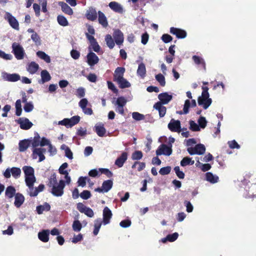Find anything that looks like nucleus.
Returning <instances> with one entry per match:
<instances>
[{
    "instance_id": "nucleus-32",
    "label": "nucleus",
    "mask_w": 256,
    "mask_h": 256,
    "mask_svg": "<svg viewBox=\"0 0 256 256\" xmlns=\"http://www.w3.org/2000/svg\"><path fill=\"white\" fill-rule=\"evenodd\" d=\"M34 182H31L30 184H26V186L28 188V192L31 196H36L38 194L36 188L34 187Z\"/></svg>"
},
{
    "instance_id": "nucleus-6",
    "label": "nucleus",
    "mask_w": 256,
    "mask_h": 256,
    "mask_svg": "<svg viewBox=\"0 0 256 256\" xmlns=\"http://www.w3.org/2000/svg\"><path fill=\"white\" fill-rule=\"evenodd\" d=\"M64 182L63 180H60L58 184L52 186V193L56 196H62L64 194Z\"/></svg>"
},
{
    "instance_id": "nucleus-18",
    "label": "nucleus",
    "mask_w": 256,
    "mask_h": 256,
    "mask_svg": "<svg viewBox=\"0 0 256 256\" xmlns=\"http://www.w3.org/2000/svg\"><path fill=\"white\" fill-rule=\"evenodd\" d=\"M108 6L111 10L117 13L122 14L124 11L122 6L116 2H111Z\"/></svg>"
},
{
    "instance_id": "nucleus-64",
    "label": "nucleus",
    "mask_w": 256,
    "mask_h": 256,
    "mask_svg": "<svg viewBox=\"0 0 256 256\" xmlns=\"http://www.w3.org/2000/svg\"><path fill=\"white\" fill-rule=\"evenodd\" d=\"M31 38L36 44H40V38L36 32L32 34Z\"/></svg>"
},
{
    "instance_id": "nucleus-59",
    "label": "nucleus",
    "mask_w": 256,
    "mask_h": 256,
    "mask_svg": "<svg viewBox=\"0 0 256 256\" xmlns=\"http://www.w3.org/2000/svg\"><path fill=\"white\" fill-rule=\"evenodd\" d=\"M90 46L95 52L98 53L100 52V47L97 42L96 40L90 43Z\"/></svg>"
},
{
    "instance_id": "nucleus-21",
    "label": "nucleus",
    "mask_w": 256,
    "mask_h": 256,
    "mask_svg": "<svg viewBox=\"0 0 256 256\" xmlns=\"http://www.w3.org/2000/svg\"><path fill=\"white\" fill-rule=\"evenodd\" d=\"M103 223L104 224H108L112 216L111 210L108 208L105 207L103 210Z\"/></svg>"
},
{
    "instance_id": "nucleus-41",
    "label": "nucleus",
    "mask_w": 256,
    "mask_h": 256,
    "mask_svg": "<svg viewBox=\"0 0 256 256\" xmlns=\"http://www.w3.org/2000/svg\"><path fill=\"white\" fill-rule=\"evenodd\" d=\"M30 146H32L33 149L40 146V137L37 136L34 137L33 139L29 140Z\"/></svg>"
},
{
    "instance_id": "nucleus-51",
    "label": "nucleus",
    "mask_w": 256,
    "mask_h": 256,
    "mask_svg": "<svg viewBox=\"0 0 256 256\" xmlns=\"http://www.w3.org/2000/svg\"><path fill=\"white\" fill-rule=\"evenodd\" d=\"M61 148L65 150V155L68 158L72 160L73 158L72 153L70 150L66 145L63 144Z\"/></svg>"
},
{
    "instance_id": "nucleus-11",
    "label": "nucleus",
    "mask_w": 256,
    "mask_h": 256,
    "mask_svg": "<svg viewBox=\"0 0 256 256\" xmlns=\"http://www.w3.org/2000/svg\"><path fill=\"white\" fill-rule=\"evenodd\" d=\"M168 128L172 132H180V122L178 120L172 119L168 124Z\"/></svg>"
},
{
    "instance_id": "nucleus-19",
    "label": "nucleus",
    "mask_w": 256,
    "mask_h": 256,
    "mask_svg": "<svg viewBox=\"0 0 256 256\" xmlns=\"http://www.w3.org/2000/svg\"><path fill=\"white\" fill-rule=\"evenodd\" d=\"M171 34H174L178 38H183L186 37V32L185 30L172 27L170 29Z\"/></svg>"
},
{
    "instance_id": "nucleus-60",
    "label": "nucleus",
    "mask_w": 256,
    "mask_h": 256,
    "mask_svg": "<svg viewBox=\"0 0 256 256\" xmlns=\"http://www.w3.org/2000/svg\"><path fill=\"white\" fill-rule=\"evenodd\" d=\"M174 170L178 178L183 179L184 178V174L182 171L180 170L179 166H176L174 168Z\"/></svg>"
},
{
    "instance_id": "nucleus-1",
    "label": "nucleus",
    "mask_w": 256,
    "mask_h": 256,
    "mask_svg": "<svg viewBox=\"0 0 256 256\" xmlns=\"http://www.w3.org/2000/svg\"><path fill=\"white\" fill-rule=\"evenodd\" d=\"M202 96L198 98V104L202 106L204 109H206L211 104L212 100L209 98L208 92V88L207 86H202Z\"/></svg>"
},
{
    "instance_id": "nucleus-15",
    "label": "nucleus",
    "mask_w": 256,
    "mask_h": 256,
    "mask_svg": "<svg viewBox=\"0 0 256 256\" xmlns=\"http://www.w3.org/2000/svg\"><path fill=\"white\" fill-rule=\"evenodd\" d=\"M98 12L95 8L90 7L86 10V18L91 21H94L98 17Z\"/></svg>"
},
{
    "instance_id": "nucleus-49",
    "label": "nucleus",
    "mask_w": 256,
    "mask_h": 256,
    "mask_svg": "<svg viewBox=\"0 0 256 256\" xmlns=\"http://www.w3.org/2000/svg\"><path fill=\"white\" fill-rule=\"evenodd\" d=\"M145 163L142 162H136L132 166V168H136L140 172L142 170L145 168Z\"/></svg>"
},
{
    "instance_id": "nucleus-33",
    "label": "nucleus",
    "mask_w": 256,
    "mask_h": 256,
    "mask_svg": "<svg viewBox=\"0 0 256 256\" xmlns=\"http://www.w3.org/2000/svg\"><path fill=\"white\" fill-rule=\"evenodd\" d=\"M60 6H61L62 10L65 14L71 16L73 14V10L66 3L60 2Z\"/></svg>"
},
{
    "instance_id": "nucleus-13",
    "label": "nucleus",
    "mask_w": 256,
    "mask_h": 256,
    "mask_svg": "<svg viewBox=\"0 0 256 256\" xmlns=\"http://www.w3.org/2000/svg\"><path fill=\"white\" fill-rule=\"evenodd\" d=\"M16 122L20 124V128L22 130H28L33 125L28 119L26 118H20Z\"/></svg>"
},
{
    "instance_id": "nucleus-27",
    "label": "nucleus",
    "mask_w": 256,
    "mask_h": 256,
    "mask_svg": "<svg viewBox=\"0 0 256 256\" xmlns=\"http://www.w3.org/2000/svg\"><path fill=\"white\" fill-rule=\"evenodd\" d=\"M14 206L16 208H20L22 204L24 203V198L23 195L20 193H17L14 196Z\"/></svg>"
},
{
    "instance_id": "nucleus-47",
    "label": "nucleus",
    "mask_w": 256,
    "mask_h": 256,
    "mask_svg": "<svg viewBox=\"0 0 256 256\" xmlns=\"http://www.w3.org/2000/svg\"><path fill=\"white\" fill-rule=\"evenodd\" d=\"M22 101L20 100H18L15 104L16 106V114L18 116H20L22 114Z\"/></svg>"
},
{
    "instance_id": "nucleus-52",
    "label": "nucleus",
    "mask_w": 256,
    "mask_h": 256,
    "mask_svg": "<svg viewBox=\"0 0 256 256\" xmlns=\"http://www.w3.org/2000/svg\"><path fill=\"white\" fill-rule=\"evenodd\" d=\"M156 80L160 83V86H164L166 84L164 76L161 74H159L156 76Z\"/></svg>"
},
{
    "instance_id": "nucleus-50",
    "label": "nucleus",
    "mask_w": 256,
    "mask_h": 256,
    "mask_svg": "<svg viewBox=\"0 0 256 256\" xmlns=\"http://www.w3.org/2000/svg\"><path fill=\"white\" fill-rule=\"evenodd\" d=\"M57 20L58 24L62 26H68V24L66 18L62 16H58Z\"/></svg>"
},
{
    "instance_id": "nucleus-46",
    "label": "nucleus",
    "mask_w": 256,
    "mask_h": 256,
    "mask_svg": "<svg viewBox=\"0 0 256 256\" xmlns=\"http://www.w3.org/2000/svg\"><path fill=\"white\" fill-rule=\"evenodd\" d=\"M194 163V161L189 157L184 158L180 162V165L182 166H185L188 165H192Z\"/></svg>"
},
{
    "instance_id": "nucleus-4",
    "label": "nucleus",
    "mask_w": 256,
    "mask_h": 256,
    "mask_svg": "<svg viewBox=\"0 0 256 256\" xmlns=\"http://www.w3.org/2000/svg\"><path fill=\"white\" fill-rule=\"evenodd\" d=\"M80 117L78 116H75L70 118H64L63 120L59 121V125L64 126L67 128H71L76 124H78L80 120Z\"/></svg>"
},
{
    "instance_id": "nucleus-58",
    "label": "nucleus",
    "mask_w": 256,
    "mask_h": 256,
    "mask_svg": "<svg viewBox=\"0 0 256 256\" xmlns=\"http://www.w3.org/2000/svg\"><path fill=\"white\" fill-rule=\"evenodd\" d=\"M34 105L32 102H26L24 106V109L26 112H28L34 109Z\"/></svg>"
},
{
    "instance_id": "nucleus-24",
    "label": "nucleus",
    "mask_w": 256,
    "mask_h": 256,
    "mask_svg": "<svg viewBox=\"0 0 256 256\" xmlns=\"http://www.w3.org/2000/svg\"><path fill=\"white\" fill-rule=\"evenodd\" d=\"M128 158V154L126 152H123L121 156H119L115 162V164L118 168H121L123 166L124 163Z\"/></svg>"
},
{
    "instance_id": "nucleus-55",
    "label": "nucleus",
    "mask_w": 256,
    "mask_h": 256,
    "mask_svg": "<svg viewBox=\"0 0 256 256\" xmlns=\"http://www.w3.org/2000/svg\"><path fill=\"white\" fill-rule=\"evenodd\" d=\"M143 154L141 151L136 150L132 155V158L133 160H140L142 158Z\"/></svg>"
},
{
    "instance_id": "nucleus-8",
    "label": "nucleus",
    "mask_w": 256,
    "mask_h": 256,
    "mask_svg": "<svg viewBox=\"0 0 256 256\" xmlns=\"http://www.w3.org/2000/svg\"><path fill=\"white\" fill-rule=\"evenodd\" d=\"M78 105L84 114L92 115L93 114V111L90 108H86L88 106H90L86 98H82L79 102Z\"/></svg>"
},
{
    "instance_id": "nucleus-12",
    "label": "nucleus",
    "mask_w": 256,
    "mask_h": 256,
    "mask_svg": "<svg viewBox=\"0 0 256 256\" xmlns=\"http://www.w3.org/2000/svg\"><path fill=\"white\" fill-rule=\"evenodd\" d=\"M6 18L8 21L10 26L14 29L18 30L19 29V24L16 19L10 13L7 12L6 13Z\"/></svg>"
},
{
    "instance_id": "nucleus-29",
    "label": "nucleus",
    "mask_w": 256,
    "mask_h": 256,
    "mask_svg": "<svg viewBox=\"0 0 256 256\" xmlns=\"http://www.w3.org/2000/svg\"><path fill=\"white\" fill-rule=\"evenodd\" d=\"M94 128L95 132L99 136L102 137L104 136L106 130L102 124H96L94 126Z\"/></svg>"
},
{
    "instance_id": "nucleus-45",
    "label": "nucleus",
    "mask_w": 256,
    "mask_h": 256,
    "mask_svg": "<svg viewBox=\"0 0 256 256\" xmlns=\"http://www.w3.org/2000/svg\"><path fill=\"white\" fill-rule=\"evenodd\" d=\"M105 40L108 46L112 49L114 46V42L112 36L110 34H107L105 37Z\"/></svg>"
},
{
    "instance_id": "nucleus-48",
    "label": "nucleus",
    "mask_w": 256,
    "mask_h": 256,
    "mask_svg": "<svg viewBox=\"0 0 256 256\" xmlns=\"http://www.w3.org/2000/svg\"><path fill=\"white\" fill-rule=\"evenodd\" d=\"M10 169L11 173L13 177L17 178L20 176L22 172L20 168L14 167Z\"/></svg>"
},
{
    "instance_id": "nucleus-26",
    "label": "nucleus",
    "mask_w": 256,
    "mask_h": 256,
    "mask_svg": "<svg viewBox=\"0 0 256 256\" xmlns=\"http://www.w3.org/2000/svg\"><path fill=\"white\" fill-rule=\"evenodd\" d=\"M50 230H42L38 234V238L44 242H48L49 240Z\"/></svg>"
},
{
    "instance_id": "nucleus-61",
    "label": "nucleus",
    "mask_w": 256,
    "mask_h": 256,
    "mask_svg": "<svg viewBox=\"0 0 256 256\" xmlns=\"http://www.w3.org/2000/svg\"><path fill=\"white\" fill-rule=\"evenodd\" d=\"M190 129L193 131L200 130L198 125L193 120L190 121Z\"/></svg>"
},
{
    "instance_id": "nucleus-34",
    "label": "nucleus",
    "mask_w": 256,
    "mask_h": 256,
    "mask_svg": "<svg viewBox=\"0 0 256 256\" xmlns=\"http://www.w3.org/2000/svg\"><path fill=\"white\" fill-rule=\"evenodd\" d=\"M41 83L44 84L50 81L51 79V76L46 70H42L40 74Z\"/></svg>"
},
{
    "instance_id": "nucleus-40",
    "label": "nucleus",
    "mask_w": 256,
    "mask_h": 256,
    "mask_svg": "<svg viewBox=\"0 0 256 256\" xmlns=\"http://www.w3.org/2000/svg\"><path fill=\"white\" fill-rule=\"evenodd\" d=\"M113 182L112 180H107L103 182L102 184V188L104 191L106 192H108L112 188Z\"/></svg>"
},
{
    "instance_id": "nucleus-63",
    "label": "nucleus",
    "mask_w": 256,
    "mask_h": 256,
    "mask_svg": "<svg viewBox=\"0 0 256 256\" xmlns=\"http://www.w3.org/2000/svg\"><path fill=\"white\" fill-rule=\"evenodd\" d=\"M91 196L90 192L87 190H84L80 194V196L84 200H88Z\"/></svg>"
},
{
    "instance_id": "nucleus-54",
    "label": "nucleus",
    "mask_w": 256,
    "mask_h": 256,
    "mask_svg": "<svg viewBox=\"0 0 256 256\" xmlns=\"http://www.w3.org/2000/svg\"><path fill=\"white\" fill-rule=\"evenodd\" d=\"M72 226L73 230L75 232L80 231L82 228L81 223L78 220H76L74 222Z\"/></svg>"
},
{
    "instance_id": "nucleus-44",
    "label": "nucleus",
    "mask_w": 256,
    "mask_h": 256,
    "mask_svg": "<svg viewBox=\"0 0 256 256\" xmlns=\"http://www.w3.org/2000/svg\"><path fill=\"white\" fill-rule=\"evenodd\" d=\"M192 60L196 64L198 65H201L204 70L206 69L204 61L202 58L196 56H192Z\"/></svg>"
},
{
    "instance_id": "nucleus-14",
    "label": "nucleus",
    "mask_w": 256,
    "mask_h": 256,
    "mask_svg": "<svg viewBox=\"0 0 256 256\" xmlns=\"http://www.w3.org/2000/svg\"><path fill=\"white\" fill-rule=\"evenodd\" d=\"M68 166V164L66 162L64 163L59 168V172L65 176L66 182V184H69L71 182L70 177L68 175V172L66 170H65Z\"/></svg>"
},
{
    "instance_id": "nucleus-43",
    "label": "nucleus",
    "mask_w": 256,
    "mask_h": 256,
    "mask_svg": "<svg viewBox=\"0 0 256 256\" xmlns=\"http://www.w3.org/2000/svg\"><path fill=\"white\" fill-rule=\"evenodd\" d=\"M50 208V204L45 203L44 204L37 206L36 210L38 214H42L44 211H48Z\"/></svg>"
},
{
    "instance_id": "nucleus-20",
    "label": "nucleus",
    "mask_w": 256,
    "mask_h": 256,
    "mask_svg": "<svg viewBox=\"0 0 256 256\" xmlns=\"http://www.w3.org/2000/svg\"><path fill=\"white\" fill-rule=\"evenodd\" d=\"M125 72V68L122 67H118L114 72V80L117 82L124 78V74Z\"/></svg>"
},
{
    "instance_id": "nucleus-38",
    "label": "nucleus",
    "mask_w": 256,
    "mask_h": 256,
    "mask_svg": "<svg viewBox=\"0 0 256 256\" xmlns=\"http://www.w3.org/2000/svg\"><path fill=\"white\" fill-rule=\"evenodd\" d=\"M6 196L9 198H12L16 194V189L12 186H9L6 188L5 192Z\"/></svg>"
},
{
    "instance_id": "nucleus-31",
    "label": "nucleus",
    "mask_w": 256,
    "mask_h": 256,
    "mask_svg": "<svg viewBox=\"0 0 256 256\" xmlns=\"http://www.w3.org/2000/svg\"><path fill=\"white\" fill-rule=\"evenodd\" d=\"M4 78L10 82H16L20 80V76L16 74H4Z\"/></svg>"
},
{
    "instance_id": "nucleus-10",
    "label": "nucleus",
    "mask_w": 256,
    "mask_h": 256,
    "mask_svg": "<svg viewBox=\"0 0 256 256\" xmlns=\"http://www.w3.org/2000/svg\"><path fill=\"white\" fill-rule=\"evenodd\" d=\"M172 152V145L168 146L164 144H161L156 150L157 155L164 154L170 156Z\"/></svg>"
},
{
    "instance_id": "nucleus-7",
    "label": "nucleus",
    "mask_w": 256,
    "mask_h": 256,
    "mask_svg": "<svg viewBox=\"0 0 256 256\" xmlns=\"http://www.w3.org/2000/svg\"><path fill=\"white\" fill-rule=\"evenodd\" d=\"M188 153L191 154H202L205 152L206 148L204 144H198L194 147H188L187 148Z\"/></svg>"
},
{
    "instance_id": "nucleus-53",
    "label": "nucleus",
    "mask_w": 256,
    "mask_h": 256,
    "mask_svg": "<svg viewBox=\"0 0 256 256\" xmlns=\"http://www.w3.org/2000/svg\"><path fill=\"white\" fill-rule=\"evenodd\" d=\"M132 118L137 121L144 120L145 118V116L138 112H134L132 113Z\"/></svg>"
},
{
    "instance_id": "nucleus-9",
    "label": "nucleus",
    "mask_w": 256,
    "mask_h": 256,
    "mask_svg": "<svg viewBox=\"0 0 256 256\" xmlns=\"http://www.w3.org/2000/svg\"><path fill=\"white\" fill-rule=\"evenodd\" d=\"M46 152V150L44 148H34L32 150V157L33 158L36 159L37 157H39V162H41L45 159L44 153Z\"/></svg>"
},
{
    "instance_id": "nucleus-28",
    "label": "nucleus",
    "mask_w": 256,
    "mask_h": 256,
    "mask_svg": "<svg viewBox=\"0 0 256 256\" xmlns=\"http://www.w3.org/2000/svg\"><path fill=\"white\" fill-rule=\"evenodd\" d=\"M39 68V65L34 62L29 63L26 68L27 70L31 74H35Z\"/></svg>"
},
{
    "instance_id": "nucleus-25",
    "label": "nucleus",
    "mask_w": 256,
    "mask_h": 256,
    "mask_svg": "<svg viewBox=\"0 0 256 256\" xmlns=\"http://www.w3.org/2000/svg\"><path fill=\"white\" fill-rule=\"evenodd\" d=\"M98 14L99 24L104 28L107 27L108 26V22L105 14L101 11H98Z\"/></svg>"
},
{
    "instance_id": "nucleus-37",
    "label": "nucleus",
    "mask_w": 256,
    "mask_h": 256,
    "mask_svg": "<svg viewBox=\"0 0 256 256\" xmlns=\"http://www.w3.org/2000/svg\"><path fill=\"white\" fill-rule=\"evenodd\" d=\"M178 234L177 232H174L172 234H168L166 238L162 239V242H166V241L172 242L178 238Z\"/></svg>"
},
{
    "instance_id": "nucleus-30",
    "label": "nucleus",
    "mask_w": 256,
    "mask_h": 256,
    "mask_svg": "<svg viewBox=\"0 0 256 256\" xmlns=\"http://www.w3.org/2000/svg\"><path fill=\"white\" fill-rule=\"evenodd\" d=\"M146 68L145 64L142 62L140 63L138 66V68L137 70V74L141 78H144L146 75Z\"/></svg>"
},
{
    "instance_id": "nucleus-22",
    "label": "nucleus",
    "mask_w": 256,
    "mask_h": 256,
    "mask_svg": "<svg viewBox=\"0 0 256 256\" xmlns=\"http://www.w3.org/2000/svg\"><path fill=\"white\" fill-rule=\"evenodd\" d=\"M172 96L167 92L162 93L158 96L160 102L164 104H168L172 100Z\"/></svg>"
},
{
    "instance_id": "nucleus-42",
    "label": "nucleus",
    "mask_w": 256,
    "mask_h": 256,
    "mask_svg": "<svg viewBox=\"0 0 256 256\" xmlns=\"http://www.w3.org/2000/svg\"><path fill=\"white\" fill-rule=\"evenodd\" d=\"M36 55L38 58L42 60H43L46 62L50 63V56L46 54L44 52L42 51H38L36 52Z\"/></svg>"
},
{
    "instance_id": "nucleus-5",
    "label": "nucleus",
    "mask_w": 256,
    "mask_h": 256,
    "mask_svg": "<svg viewBox=\"0 0 256 256\" xmlns=\"http://www.w3.org/2000/svg\"><path fill=\"white\" fill-rule=\"evenodd\" d=\"M126 102L127 100L123 96L118 97L114 102L116 111L122 115H124V106H126Z\"/></svg>"
},
{
    "instance_id": "nucleus-62",
    "label": "nucleus",
    "mask_w": 256,
    "mask_h": 256,
    "mask_svg": "<svg viewBox=\"0 0 256 256\" xmlns=\"http://www.w3.org/2000/svg\"><path fill=\"white\" fill-rule=\"evenodd\" d=\"M171 170L170 166H166L160 169L159 172L162 175H166L168 174Z\"/></svg>"
},
{
    "instance_id": "nucleus-35",
    "label": "nucleus",
    "mask_w": 256,
    "mask_h": 256,
    "mask_svg": "<svg viewBox=\"0 0 256 256\" xmlns=\"http://www.w3.org/2000/svg\"><path fill=\"white\" fill-rule=\"evenodd\" d=\"M206 180L210 183L214 184L218 182V177L216 175H214L211 172H207L206 174Z\"/></svg>"
},
{
    "instance_id": "nucleus-3",
    "label": "nucleus",
    "mask_w": 256,
    "mask_h": 256,
    "mask_svg": "<svg viewBox=\"0 0 256 256\" xmlns=\"http://www.w3.org/2000/svg\"><path fill=\"white\" fill-rule=\"evenodd\" d=\"M22 170L25 175L26 183L36 182V178L34 175V169L30 166H24Z\"/></svg>"
},
{
    "instance_id": "nucleus-17",
    "label": "nucleus",
    "mask_w": 256,
    "mask_h": 256,
    "mask_svg": "<svg viewBox=\"0 0 256 256\" xmlns=\"http://www.w3.org/2000/svg\"><path fill=\"white\" fill-rule=\"evenodd\" d=\"M98 61V58L94 52H90L87 55V62L90 66L97 64Z\"/></svg>"
},
{
    "instance_id": "nucleus-57",
    "label": "nucleus",
    "mask_w": 256,
    "mask_h": 256,
    "mask_svg": "<svg viewBox=\"0 0 256 256\" xmlns=\"http://www.w3.org/2000/svg\"><path fill=\"white\" fill-rule=\"evenodd\" d=\"M58 184L57 182V180L56 178V174H52L49 178V183L48 185L50 187H52L54 185Z\"/></svg>"
},
{
    "instance_id": "nucleus-16",
    "label": "nucleus",
    "mask_w": 256,
    "mask_h": 256,
    "mask_svg": "<svg viewBox=\"0 0 256 256\" xmlns=\"http://www.w3.org/2000/svg\"><path fill=\"white\" fill-rule=\"evenodd\" d=\"M113 36L116 44L121 45L123 43L124 40V34L120 30H114Z\"/></svg>"
},
{
    "instance_id": "nucleus-39",
    "label": "nucleus",
    "mask_w": 256,
    "mask_h": 256,
    "mask_svg": "<svg viewBox=\"0 0 256 256\" xmlns=\"http://www.w3.org/2000/svg\"><path fill=\"white\" fill-rule=\"evenodd\" d=\"M116 82L119 85V87L121 88H128L130 86V84L124 78L118 80Z\"/></svg>"
},
{
    "instance_id": "nucleus-2",
    "label": "nucleus",
    "mask_w": 256,
    "mask_h": 256,
    "mask_svg": "<svg viewBox=\"0 0 256 256\" xmlns=\"http://www.w3.org/2000/svg\"><path fill=\"white\" fill-rule=\"evenodd\" d=\"M12 52L18 60H22L26 55V52L22 46L17 42L12 44Z\"/></svg>"
},
{
    "instance_id": "nucleus-56",
    "label": "nucleus",
    "mask_w": 256,
    "mask_h": 256,
    "mask_svg": "<svg viewBox=\"0 0 256 256\" xmlns=\"http://www.w3.org/2000/svg\"><path fill=\"white\" fill-rule=\"evenodd\" d=\"M90 178H88L80 176L78 181V186L84 187L86 184V182H88Z\"/></svg>"
},
{
    "instance_id": "nucleus-23",
    "label": "nucleus",
    "mask_w": 256,
    "mask_h": 256,
    "mask_svg": "<svg viewBox=\"0 0 256 256\" xmlns=\"http://www.w3.org/2000/svg\"><path fill=\"white\" fill-rule=\"evenodd\" d=\"M160 102H158L156 103L154 106V108L158 110L159 112V115L160 118L164 117L166 114V108L163 106Z\"/></svg>"
},
{
    "instance_id": "nucleus-36",
    "label": "nucleus",
    "mask_w": 256,
    "mask_h": 256,
    "mask_svg": "<svg viewBox=\"0 0 256 256\" xmlns=\"http://www.w3.org/2000/svg\"><path fill=\"white\" fill-rule=\"evenodd\" d=\"M19 150L20 152H24L28 146H30L29 140H20L19 142Z\"/></svg>"
}]
</instances>
